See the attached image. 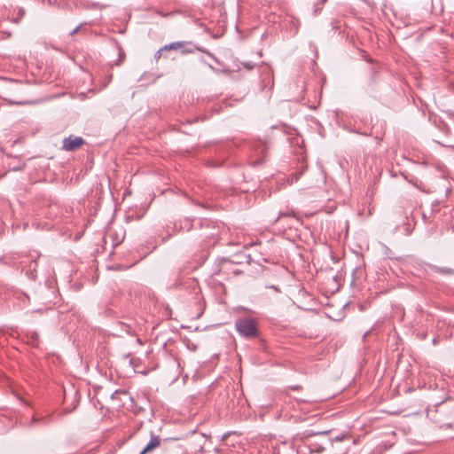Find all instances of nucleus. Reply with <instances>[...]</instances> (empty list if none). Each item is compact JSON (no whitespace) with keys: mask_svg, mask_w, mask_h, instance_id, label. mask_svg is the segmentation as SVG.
I'll use <instances>...</instances> for the list:
<instances>
[{"mask_svg":"<svg viewBox=\"0 0 454 454\" xmlns=\"http://www.w3.org/2000/svg\"><path fill=\"white\" fill-rule=\"evenodd\" d=\"M199 231L196 235L202 246H207L211 242L215 243L218 237V230L216 226L208 220L199 222Z\"/></svg>","mask_w":454,"mask_h":454,"instance_id":"nucleus-1","label":"nucleus"},{"mask_svg":"<svg viewBox=\"0 0 454 454\" xmlns=\"http://www.w3.org/2000/svg\"><path fill=\"white\" fill-rule=\"evenodd\" d=\"M235 327L238 333L247 339H253L259 335L258 324L254 318H239L236 321Z\"/></svg>","mask_w":454,"mask_h":454,"instance_id":"nucleus-2","label":"nucleus"},{"mask_svg":"<svg viewBox=\"0 0 454 454\" xmlns=\"http://www.w3.org/2000/svg\"><path fill=\"white\" fill-rule=\"evenodd\" d=\"M251 154L249 156V163L252 166H258L264 162L267 156V145L261 141H254L249 145Z\"/></svg>","mask_w":454,"mask_h":454,"instance_id":"nucleus-3","label":"nucleus"},{"mask_svg":"<svg viewBox=\"0 0 454 454\" xmlns=\"http://www.w3.org/2000/svg\"><path fill=\"white\" fill-rule=\"evenodd\" d=\"M164 50L179 51L182 54H190L198 51L211 55L209 51L195 45L191 41L173 42L164 45Z\"/></svg>","mask_w":454,"mask_h":454,"instance_id":"nucleus-4","label":"nucleus"},{"mask_svg":"<svg viewBox=\"0 0 454 454\" xmlns=\"http://www.w3.org/2000/svg\"><path fill=\"white\" fill-rule=\"evenodd\" d=\"M305 81L303 79L297 80L294 84L290 85L289 92H290V101L299 102L303 99V96L305 93Z\"/></svg>","mask_w":454,"mask_h":454,"instance_id":"nucleus-5","label":"nucleus"},{"mask_svg":"<svg viewBox=\"0 0 454 454\" xmlns=\"http://www.w3.org/2000/svg\"><path fill=\"white\" fill-rule=\"evenodd\" d=\"M85 140L82 137L70 135L62 141V150L67 152H74L85 145Z\"/></svg>","mask_w":454,"mask_h":454,"instance_id":"nucleus-6","label":"nucleus"},{"mask_svg":"<svg viewBox=\"0 0 454 454\" xmlns=\"http://www.w3.org/2000/svg\"><path fill=\"white\" fill-rule=\"evenodd\" d=\"M218 273H223L229 275L232 273L233 275H239L241 273V270L236 268V263L230 259H223L219 265Z\"/></svg>","mask_w":454,"mask_h":454,"instance_id":"nucleus-7","label":"nucleus"},{"mask_svg":"<svg viewBox=\"0 0 454 454\" xmlns=\"http://www.w3.org/2000/svg\"><path fill=\"white\" fill-rule=\"evenodd\" d=\"M285 134L286 140L289 141V143L292 145H299L303 141L301 137L300 136L299 131L294 128L287 126L286 124Z\"/></svg>","mask_w":454,"mask_h":454,"instance_id":"nucleus-8","label":"nucleus"},{"mask_svg":"<svg viewBox=\"0 0 454 454\" xmlns=\"http://www.w3.org/2000/svg\"><path fill=\"white\" fill-rule=\"evenodd\" d=\"M286 24L288 25L289 35L291 36L295 35L299 31L300 20L292 15L286 14Z\"/></svg>","mask_w":454,"mask_h":454,"instance_id":"nucleus-9","label":"nucleus"},{"mask_svg":"<svg viewBox=\"0 0 454 454\" xmlns=\"http://www.w3.org/2000/svg\"><path fill=\"white\" fill-rule=\"evenodd\" d=\"M160 437L153 434H151V439L145 447L142 450L140 454H146L153 451L154 449L160 445Z\"/></svg>","mask_w":454,"mask_h":454,"instance_id":"nucleus-10","label":"nucleus"},{"mask_svg":"<svg viewBox=\"0 0 454 454\" xmlns=\"http://www.w3.org/2000/svg\"><path fill=\"white\" fill-rule=\"evenodd\" d=\"M27 343L33 347L38 348L40 344L39 334L35 331H27L25 334Z\"/></svg>","mask_w":454,"mask_h":454,"instance_id":"nucleus-11","label":"nucleus"},{"mask_svg":"<svg viewBox=\"0 0 454 454\" xmlns=\"http://www.w3.org/2000/svg\"><path fill=\"white\" fill-rule=\"evenodd\" d=\"M193 226H194L193 220H192L189 217H184V219H181L179 221L178 226L176 223L175 224V227L176 229L178 228L179 231H186L192 230Z\"/></svg>","mask_w":454,"mask_h":454,"instance_id":"nucleus-12","label":"nucleus"},{"mask_svg":"<svg viewBox=\"0 0 454 454\" xmlns=\"http://www.w3.org/2000/svg\"><path fill=\"white\" fill-rule=\"evenodd\" d=\"M305 169H306V166L304 165V163H301V166L299 167V168L291 174L292 178L291 179L288 178L287 180H286V182L289 183L290 184H292L294 182H296L300 178V176L303 174Z\"/></svg>","mask_w":454,"mask_h":454,"instance_id":"nucleus-13","label":"nucleus"},{"mask_svg":"<svg viewBox=\"0 0 454 454\" xmlns=\"http://www.w3.org/2000/svg\"><path fill=\"white\" fill-rule=\"evenodd\" d=\"M36 266L37 262L36 261H33L29 263L28 269L26 271V275L32 280L36 279Z\"/></svg>","mask_w":454,"mask_h":454,"instance_id":"nucleus-14","label":"nucleus"},{"mask_svg":"<svg viewBox=\"0 0 454 454\" xmlns=\"http://www.w3.org/2000/svg\"><path fill=\"white\" fill-rule=\"evenodd\" d=\"M431 270L435 273L444 274V275H454V270L449 267H439L436 265H432Z\"/></svg>","mask_w":454,"mask_h":454,"instance_id":"nucleus-15","label":"nucleus"},{"mask_svg":"<svg viewBox=\"0 0 454 454\" xmlns=\"http://www.w3.org/2000/svg\"><path fill=\"white\" fill-rule=\"evenodd\" d=\"M317 434V433L310 431V432H303V433H298L293 437V444H294L298 440L299 441H304L308 439L310 436H313Z\"/></svg>","mask_w":454,"mask_h":454,"instance_id":"nucleus-16","label":"nucleus"},{"mask_svg":"<svg viewBox=\"0 0 454 454\" xmlns=\"http://www.w3.org/2000/svg\"><path fill=\"white\" fill-rule=\"evenodd\" d=\"M309 448L310 452L313 453H322L325 450V445L323 443L311 442L309 443Z\"/></svg>","mask_w":454,"mask_h":454,"instance_id":"nucleus-17","label":"nucleus"},{"mask_svg":"<svg viewBox=\"0 0 454 454\" xmlns=\"http://www.w3.org/2000/svg\"><path fill=\"white\" fill-rule=\"evenodd\" d=\"M126 358H129V364L137 371V368L140 363V359L137 357L132 356L131 354H127L125 356Z\"/></svg>","mask_w":454,"mask_h":454,"instance_id":"nucleus-18","label":"nucleus"},{"mask_svg":"<svg viewBox=\"0 0 454 454\" xmlns=\"http://www.w3.org/2000/svg\"><path fill=\"white\" fill-rule=\"evenodd\" d=\"M37 421H42V422H43L44 425H47L50 422V419H49V417L38 418L37 416H34L33 419H32V422L35 423V422H37Z\"/></svg>","mask_w":454,"mask_h":454,"instance_id":"nucleus-19","label":"nucleus"},{"mask_svg":"<svg viewBox=\"0 0 454 454\" xmlns=\"http://www.w3.org/2000/svg\"><path fill=\"white\" fill-rule=\"evenodd\" d=\"M118 325L121 327V330L129 333L132 330V327L126 324V323H123V322H118Z\"/></svg>","mask_w":454,"mask_h":454,"instance_id":"nucleus-20","label":"nucleus"},{"mask_svg":"<svg viewBox=\"0 0 454 454\" xmlns=\"http://www.w3.org/2000/svg\"><path fill=\"white\" fill-rule=\"evenodd\" d=\"M128 394V391L127 390H123V389H117L115 390L113 395H112V398L113 399H117L118 398V395H126Z\"/></svg>","mask_w":454,"mask_h":454,"instance_id":"nucleus-21","label":"nucleus"},{"mask_svg":"<svg viewBox=\"0 0 454 454\" xmlns=\"http://www.w3.org/2000/svg\"><path fill=\"white\" fill-rule=\"evenodd\" d=\"M124 58H125V53H124V51L121 49H120L119 59H118V60L116 61L115 64L117 66L121 65L123 62Z\"/></svg>","mask_w":454,"mask_h":454,"instance_id":"nucleus-22","label":"nucleus"},{"mask_svg":"<svg viewBox=\"0 0 454 454\" xmlns=\"http://www.w3.org/2000/svg\"><path fill=\"white\" fill-rule=\"evenodd\" d=\"M167 50H164V46L161 47L159 51H157L154 54V59L156 61H159V59L161 58L162 52L166 51Z\"/></svg>","mask_w":454,"mask_h":454,"instance_id":"nucleus-23","label":"nucleus"},{"mask_svg":"<svg viewBox=\"0 0 454 454\" xmlns=\"http://www.w3.org/2000/svg\"><path fill=\"white\" fill-rule=\"evenodd\" d=\"M24 15H25V11L23 9H20L18 12V16H17V18L14 19V21L19 22L23 18Z\"/></svg>","mask_w":454,"mask_h":454,"instance_id":"nucleus-24","label":"nucleus"},{"mask_svg":"<svg viewBox=\"0 0 454 454\" xmlns=\"http://www.w3.org/2000/svg\"><path fill=\"white\" fill-rule=\"evenodd\" d=\"M80 31H82V25H79L76 27H74L72 31H70L69 35L73 36L78 34Z\"/></svg>","mask_w":454,"mask_h":454,"instance_id":"nucleus-25","label":"nucleus"},{"mask_svg":"<svg viewBox=\"0 0 454 454\" xmlns=\"http://www.w3.org/2000/svg\"><path fill=\"white\" fill-rule=\"evenodd\" d=\"M296 287L298 288V294H301V295L306 294V291L304 290L303 287H301L300 285H298Z\"/></svg>","mask_w":454,"mask_h":454,"instance_id":"nucleus-26","label":"nucleus"},{"mask_svg":"<svg viewBox=\"0 0 454 454\" xmlns=\"http://www.w3.org/2000/svg\"><path fill=\"white\" fill-rule=\"evenodd\" d=\"M288 389L299 390V389H301V385H290V386H288Z\"/></svg>","mask_w":454,"mask_h":454,"instance_id":"nucleus-27","label":"nucleus"},{"mask_svg":"<svg viewBox=\"0 0 454 454\" xmlns=\"http://www.w3.org/2000/svg\"><path fill=\"white\" fill-rule=\"evenodd\" d=\"M270 288H272L274 289L277 293L280 294L281 293V290L280 288L278 287H276L275 286H269Z\"/></svg>","mask_w":454,"mask_h":454,"instance_id":"nucleus-28","label":"nucleus"},{"mask_svg":"<svg viewBox=\"0 0 454 454\" xmlns=\"http://www.w3.org/2000/svg\"><path fill=\"white\" fill-rule=\"evenodd\" d=\"M290 249H291L292 251H295V247H294V243H293V242H291V247H290Z\"/></svg>","mask_w":454,"mask_h":454,"instance_id":"nucleus-29","label":"nucleus"},{"mask_svg":"<svg viewBox=\"0 0 454 454\" xmlns=\"http://www.w3.org/2000/svg\"><path fill=\"white\" fill-rule=\"evenodd\" d=\"M294 291H295V288L290 289V290H289V294H290L291 295H294Z\"/></svg>","mask_w":454,"mask_h":454,"instance_id":"nucleus-30","label":"nucleus"},{"mask_svg":"<svg viewBox=\"0 0 454 454\" xmlns=\"http://www.w3.org/2000/svg\"><path fill=\"white\" fill-rule=\"evenodd\" d=\"M112 78H113V75H112V74H110V75L107 77V82H108V83L111 82Z\"/></svg>","mask_w":454,"mask_h":454,"instance_id":"nucleus-31","label":"nucleus"},{"mask_svg":"<svg viewBox=\"0 0 454 454\" xmlns=\"http://www.w3.org/2000/svg\"><path fill=\"white\" fill-rule=\"evenodd\" d=\"M244 66H245L247 68H248V69L253 68V66H249V65H247V64H244Z\"/></svg>","mask_w":454,"mask_h":454,"instance_id":"nucleus-32","label":"nucleus"},{"mask_svg":"<svg viewBox=\"0 0 454 454\" xmlns=\"http://www.w3.org/2000/svg\"><path fill=\"white\" fill-rule=\"evenodd\" d=\"M426 337H427V333H422L420 338H421L422 340H424V339H426Z\"/></svg>","mask_w":454,"mask_h":454,"instance_id":"nucleus-33","label":"nucleus"},{"mask_svg":"<svg viewBox=\"0 0 454 454\" xmlns=\"http://www.w3.org/2000/svg\"><path fill=\"white\" fill-rule=\"evenodd\" d=\"M432 341H433V344H436V342H437L435 338H434Z\"/></svg>","mask_w":454,"mask_h":454,"instance_id":"nucleus-34","label":"nucleus"},{"mask_svg":"<svg viewBox=\"0 0 454 454\" xmlns=\"http://www.w3.org/2000/svg\"><path fill=\"white\" fill-rule=\"evenodd\" d=\"M286 252H287V254H289V253H290V249L286 250Z\"/></svg>","mask_w":454,"mask_h":454,"instance_id":"nucleus-35","label":"nucleus"}]
</instances>
